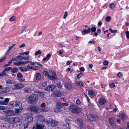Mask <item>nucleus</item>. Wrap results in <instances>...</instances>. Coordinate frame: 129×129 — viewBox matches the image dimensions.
Instances as JSON below:
<instances>
[{
    "label": "nucleus",
    "instance_id": "obj_55",
    "mask_svg": "<svg viewBox=\"0 0 129 129\" xmlns=\"http://www.w3.org/2000/svg\"><path fill=\"white\" fill-rule=\"evenodd\" d=\"M96 28L95 27H93L91 28V30L93 32H95L96 31Z\"/></svg>",
    "mask_w": 129,
    "mask_h": 129
},
{
    "label": "nucleus",
    "instance_id": "obj_10",
    "mask_svg": "<svg viewBox=\"0 0 129 129\" xmlns=\"http://www.w3.org/2000/svg\"><path fill=\"white\" fill-rule=\"evenodd\" d=\"M47 122L48 124L51 125L52 127H55L57 124V122L54 120H49L47 121Z\"/></svg>",
    "mask_w": 129,
    "mask_h": 129
},
{
    "label": "nucleus",
    "instance_id": "obj_29",
    "mask_svg": "<svg viewBox=\"0 0 129 129\" xmlns=\"http://www.w3.org/2000/svg\"><path fill=\"white\" fill-rule=\"evenodd\" d=\"M19 70L22 72H26L28 71L29 70L27 68L25 67H20L19 68Z\"/></svg>",
    "mask_w": 129,
    "mask_h": 129
},
{
    "label": "nucleus",
    "instance_id": "obj_7",
    "mask_svg": "<svg viewBox=\"0 0 129 129\" xmlns=\"http://www.w3.org/2000/svg\"><path fill=\"white\" fill-rule=\"evenodd\" d=\"M109 121L110 124L112 126H114L116 125V122L114 118L112 116L110 117Z\"/></svg>",
    "mask_w": 129,
    "mask_h": 129
},
{
    "label": "nucleus",
    "instance_id": "obj_9",
    "mask_svg": "<svg viewBox=\"0 0 129 129\" xmlns=\"http://www.w3.org/2000/svg\"><path fill=\"white\" fill-rule=\"evenodd\" d=\"M33 118L30 116H27L25 118V120L23 121L24 123H29L33 121Z\"/></svg>",
    "mask_w": 129,
    "mask_h": 129
},
{
    "label": "nucleus",
    "instance_id": "obj_44",
    "mask_svg": "<svg viewBox=\"0 0 129 129\" xmlns=\"http://www.w3.org/2000/svg\"><path fill=\"white\" fill-rule=\"evenodd\" d=\"M20 57H22V56L21 55L18 56L14 58H13V60L15 61H17L18 60V58Z\"/></svg>",
    "mask_w": 129,
    "mask_h": 129
},
{
    "label": "nucleus",
    "instance_id": "obj_50",
    "mask_svg": "<svg viewBox=\"0 0 129 129\" xmlns=\"http://www.w3.org/2000/svg\"><path fill=\"white\" fill-rule=\"evenodd\" d=\"M23 124H24V128H26L28 127L29 125L28 123H24L23 121Z\"/></svg>",
    "mask_w": 129,
    "mask_h": 129
},
{
    "label": "nucleus",
    "instance_id": "obj_3",
    "mask_svg": "<svg viewBox=\"0 0 129 129\" xmlns=\"http://www.w3.org/2000/svg\"><path fill=\"white\" fill-rule=\"evenodd\" d=\"M99 119L98 116L96 115L92 114H89L87 116V119L91 122L96 121L98 120Z\"/></svg>",
    "mask_w": 129,
    "mask_h": 129
},
{
    "label": "nucleus",
    "instance_id": "obj_20",
    "mask_svg": "<svg viewBox=\"0 0 129 129\" xmlns=\"http://www.w3.org/2000/svg\"><path fill=\"white\" fill-rule=\"evenodd\" d=\"M56 106V108L60 109L62 108V103L60 102H57Z\"/></svg>",
    "mask_w": 129,
    "mask_h": 129
},
{
    "label": "nucleus",
    "instance_id": "obj_19",
    "mask_svg": "<svg viewBox=\"0 0 129 129\" xmlns=\"http://www.w3.org/2000/svg\"><path fill=\"white\" fill-rule=\"evenodd\" d=\"M75 83L77 85L81 87L84 85V83L81 81H77L75 82Z\"/></svg>",
    "mask_w": 129,
    "mask_h": 129
},
{
    "label": "nucleus",
    "instance_id": "obj_36",
    "mask_svg": "<svg viewBox=\"0 0 129 129\" xmlns=\"http://www.w3.org/2000/svg\"><path fill=\"white\" fill-rule=\"evenodd\" d=\"M13 87V88L12 89L13 90L19 89L18 87V83H17L14 85Z\"/></svg>",
    "mask_w": 129,
    "mask_h": 129
},
{
    "label": "nucleus",
    "instance_id": "obj_6",
    "mask_svg": "<svg viewBox=\"0 0 129 129\" xmlns=\"http://www.w3.org/2000/svg\"><path fill=\"white\" fill-rule=\"evenodd\" d=\"M75 122L79 128H81L83 127V122L82 120L81 119H78L75 120Z\"/></svg>",
    "mask_w": 129,
    "mask_h": 129
},
{
    "label": "nucleus",
    "instance_id": "obj_47",
    "mask_svg": "<svg viewBox=\"0 0 129 129\" xmlns=\"http://www.w3.org/2000/svg\"><path fill=\"white\" fill-rule=\"evenodd\" d=\"M83 75V74L81 73H79L77 74V78L78 79H79Z\"/></svg>",
    "mask_w": 129,
    "mask_h": 129
},
{
    "label": "nucleus",
    "instance_id": "obj_56",
    "mask_svg": "<svg viewBox=\"0 0 129 129\" xmlns=\"http://www.w3.org/2000/svg\"><path fill=\"white\" fill-rule=\"evenodd\" d=\"M46 106V104L44 103H42L41 105V108H44Z\"/></svg>",
    "mask_w": 129,
    "mask_h": 129
},
{
    "label": "nucleus",
    "instance_id": "obj_23",
    "mask_svg": "<svg viewBox=\"0 0 129 129\" xmlns=\"http://www.w3.org/2000/svg\"><path fill=\"white\" fill-rule=\"evenodd\" d=\"M91 31V28L89 27L87 29H85L83 30V32L84 34L90 33Z\"/></svg>",
    "mask_w": 129,
    "mask_h": 129
},
{
    "label": "nucleus",
    "instance_id": "obj_27",
    "mask_svg": "<svg viewBox=\"0 0 129 129\" xmlns=\"http://www.w3.org/2000/svg\"><path fill=\"white\" fill-rule=\"evenodd\" d=\"M6 83L8 84H14L15 83V81L13 80H11L10 79H8L6 81Z\"/></svg>",
    "mask_w": 129,
    "mask_h": 129
},
{
    "label": "nucleus",
    "instance_id": "obj_60",
    "mask_svg": "<svg viewBox=\"0 0 129 129\" xmlns=\"http://www.w3.org/2000/svg\"><path fill=\"white\" fill-rule=\"evenodd\" d=\"M6 109V108L4 106H0V110H4Z\"/></svg>",
    "mask_w": 129,
    "mask_h": 129
},
{
    "label": "nucleus",
    "instance_id": "obj_25",
    "mask_svg": "<svg viewBox=\"0 0 129 129\" xmlns=\"http://www.w3.org/2000/svg\"><path fill=\"white\" fill-rule=\"evenodd\" d=\"M119 116L120 118L122 120L124 119L127 117L126 114H120Z\"/></svg>",
    "mask_w": 129,
    "mask_h": 129
},
{
    "label": "nucleus",
    "instance_id": "obj_28",
    "mask_svg": "<svg viewBox=\"0 0 129 129\" xmlns=\"http://www.w3.org/2000/svg\"><path fill=\"white\" fill-rule=\"evenodd\" d=\"M39 111L42 112H46L48 111V110L47 109L45 108H39Z\"/></svg>",
    "mask_w": 129,
    "mask_h": 129
},
{
    "label": "nucleus",
    "instance_id": "obj_54",
    "mask_svg": "<svg viewBox=\"0 0 129 129\" xmlns=\"http://www.w3.org/2000/svg\"><path fill=\"white\" fill-rule=\"evenodd\" d=\"M47 82L45 81H44L43 82L42 85L43 87H45L47 85Z\"/></svg>",
    "mask_w": 129,
    "mask_h": 129
},
{
    "label": "nucleus",
    "instance_id": "obj_43",
    "mask_svg": "<svg viewBox=\"0 0 129 129\" xmlns=\"http://www.w3.org/2000/svg\"><path fill=\"white\" fill-rule=\"evenodd\" d=\"M12 69V68L11 67H6L5 68L4 70L5 71V72H7L10 70Z\"/></svg>",
    "mask_w": 129,
    "mask_h": 129
},
{
    "label": "nucleus",
    "instance_id": "obj_38",
    "mask_svg": "<svg viewBox=\"0 0 129 129\" xmlns=\"http://www.w3.org/2000/svg\"><path fill=\"white\" fill-rule=\"evenodd\" d=\"M88 93L89 95L92 96L94 95V92L93 91L89 90L88 91Z\"/></svg>",
    "mask_w": 129,
    "mask_h": 129
},
{
    "label": "nucleus",
    "instance_id": "obj_2",
    "mask_svg": "<svg viewBox=\"0 0 129 129\" xmlns=\"http://www.w3.org/2000/svg\"><path fill=\"white\" fill-rule=\"evenodd\" d=\"M69 109L72 113L77 114L80 113L81 111V109L80 108L75 105L71 106Z\"/></svg>",
    "mask_w": 129,
    "mask_h": 129
},
{
    "label": "nucleus",
    "instance_id": "obj_26",
    "mask_svg": "<svg viewBox=\"0 0 129 129\" xmlns=\"http://www.w3.org/2000/svg\"><path fill=\"white\" fill-rule=\"evenodd\" d=\"M3 92L4 93H7L10 90V88L9 87H7L3 88Z\"/></svg>",
    "mask_w": 129,
    "mask_h": 129
},
{
    "label": "nucleus",
    "instance_id": "obj_45",
    "mask_svg": "<svg viewBox=\"0 0 129 129\" xmlns=\"http://www.w3.org/2000/svg\"><path fill=\"white\" fill-rule=\"evenodd\" d=\"M111 17L110 16L107 17L105 19V20L107 22H109L111 20Z\"/></svg>",
    "mask_w": 129,
    "mask_h": 129
},
{
    "label": "nucleus",
    "instance_id": "obj_1",
    "mask_svg": "<svg viewBox=\"0 0 129 129\" xmlns=\"http://www.w3.org/2000/svg\"><path fill=\"white\" fill-rule=\"evenodd\" d=\"M38 96L36 94H33L29 96L28 98V102L31 104L35 105L38 102Z\"/></svg>",
    "mask_w": 129,
    "mask_h": 129
},
{
    "label": "nucleus",
    "instance_id": "obj_40",
    "mask_svg": "<svg viewBox=\"0 0 129 129\" xmlns=\"http://www.w3.org/2000/svg\"><path fill=\"white\" fill-rule=\"evenodd\" d=\"M18 69L16 68H14L12 69L11 70V71L12 72L15 73L18 71Z\"/></svg>",
    "mask_w": 129,
    "mask_h": 129
},
{
    "label": "nucleus",
    "instance_id": "obj_57",
    "mask_svg": "<svg viewBox=\"0 0 129 129\" xmlns=\"http://www.w3.org/2000/svg\"><path fill=\"white\" fill-rule=\"evenodd\" d=\"M10 43L9 42H5L4 44V46L5 47H7V45L9 44Z\"/></svg>",
    "mask_w": 129,
    "mask_h": 129
},
{
    "label": "nucleus",
    "instance_id": "obj_30",
    "mask_svg": "<svg viewBox=\"0 0 129 129\" xmlns=\"http://www.w3.org/2000/svg\"><path fill=\"white\" fill-rule=\"evenodd\" d=\"M16 17L14 16H13L10 18L9 19V21L11 22L14 21L16 19Z\"/></svg>",
    "mask_w": 129,
    "mask_h": 129
},
{
    "label": "nucleus",
    "instance_id": "obj_51",
    "mask_svg": "<svg viewBox=\"0 0 129 129\" xmlns=\"http://www.w3.org/2000/svg\"><path fill=\"white\" fill-rule=\"evenodd\" d=\"M18 80L20 82H23L25 81V79L22 78H19L18 79Z\"/></svg>",
    "mask_w": 129,
    "mask_h": 129
},
{
    "label": "nucleus",
    "instance_id": "obj_32",
    "mask_svg": "<svg viewBox=\"0 0 129 129\" xmlns=\"http://www.w3.org/2000/svg\"><path fill=\"white\" fill-rule=\"evenodd\" d=\"M109 7L111 9L113 10L115 8V5L114 3H112L110 4Z\"/></svg>",
    "mask_w": 129,
    "mask_h": 129
},
{
    "label": "nucleus",
    "instance_id": "obj_63",
    "mask_svg": "<svg viewBox=\"0 0 129 129\" xmlns=\"http://www.w3.org/2000/svg\"><path fill=\"white\" fill-rule=\"evenodd\" d=\"M60 109H58L57 108L55 109H54V112H58L59 111Z\"/></svg>",
    "mask_w": 129,
    "mask_h": 129
},
{
    "label": "nucleus",
    "instance_id": "obj_59",
    "mask_svg": "<svg viewBox=\"0 0 129 129\" xmlns=\"http://www.w3.org/2000/svg\"><path fill=\"white\" fill-rule=\"evenodd\" d=\"M28 63H30V61H21L22 64H27Z\"/></svg>",
    "mask_w": 129,
    "mask_h": 129
},
{
    "label": "nucleus",
    "instance_id": "obj_46",
    "mask_svg": "<svg viewBox=\"0 0 129 129\" xmlns=\"http://www.w3.org/2000/svg\"><path fill=\"white\" fill-rule=\"evenodd\" d=\"M68 14L67 11H66L65 12L63 16V18L64 19H66V17L68 15Z\"/></svg>",
    "mask_w": 129,
    "mask_h": 129
},
{
    "label": "nucleus",
    "instance_id": "obj_62",
    "mask_svg": "<svg viewBox=\"0 0 129 129\" xmlns=\"http://www.w3.org/2000/svg\"><path fill=\"white\" fill-rule=\"evenodd\" d=\"M51 55L50 54H48L47 55L46 57L47 59V60H49L51 58Z\"/></svg>",
    "mask_w": 129,
    "mask_h": 129
},
{
    "label": "nucleus",
    "instance_id": "obj_35",
    "mask_svg": "<svg viewBox=\"0 0 129 129\" xmlns=\"http://www.w3.org/2000/svg\"><path fill=\"white\" fill-rule=\"evenodd\" d=\"M66 86L68 89H70L72 88V86L71 84L68 83L66 84Z\"/></svg>",
    "mask_w": 129,
    "mask_h": 129
},
{
    "label": "nucleus",
    "instance_id": "obj_4",
    "mask_svg": "<svg viewBox=\"0 0 129 129\" xmlns=\"http://www.w3.org/2000/svg\"><path fill=\"white\" fill-rule=\"evenodd\" d=\"M50 74L51 76L49 75V79L52 80H57V78L55 76H56V74L55 73L53 70H50L49 71Z\"/></svg>",
    "mask_w": 129,
    "mask_h": 129
},
{
    "label": "nucleus",
    "instance_id": "obj_49",
    "mask_svg": "<svg viewBox=\"0 0 129 129\" xmlns=\"http://www.w3.org/2000/svg\"><path fill=\"white\" fill-rule=\"evenodd\" d=\"M41 52L40 50H38L35 53V55L36 56H37L38 55L41 54Z\"/></svg>",
    "mask_w": 129,
    "mask_h": 129
},
{
    "label": "nucleus",
    "instance_id": "obj_5",
    "mask_svg": "<svg viewBox=\"0 0 129 129\" xmlns=\"http://www.w3.org/2000/svg\"><path fill=\"white\" fill-rule=\"evenodd\" d=\"M39 109L37 106H33L29 107L28 110L32 112L37 113L39 112Z\"/></svg>",
    "mask_w": 129,
    "mask_h": 129
},
{
    "label": "nucleus",
    "instance_id": "obj_16",
    "mask_svg": "<svg viewBox=\"0 0 129 129\" xmlns=\"http://www.w3.org/2000/svg\"><path fill=\"white\" fill-rule=\"evenodd\" d=\"M38 96V99L39 98L41 100H43L45 98V94L43 92H40L39 93Z\"/></svg>",
    "mask_w": 129,
    "mask_h": 129
},
{
    "label": "nucleus",
    "instance_id": "obj_48",
    "mask_svg": "<svg viewBox=\"0 0 129 129\" xmlns=\"http://www.w3.org/2000/svg\"><path fill=\"white\" fill-rule=\"evenodd\" d=\"M6 56H3L2 58L0 59V62H3L6 58Z\"/></svg>",
    "mask_w": 129,
    "mask_h": 129
},
{
    "label": "nucleus",
    "instance_id": "obj_61",
    "mask_svg": "<svg viewBox=\"0 0 129 129\" xmlns=\"http://www.w3.org/2000/svg\"><path fill=\"white\" fill-rule=\"evenodd\" d=\"M76 103L77 104H80L81 103V102L79 99H78L76 101Z\"/></svg>",
    "mask_w": 129,
    "mask_h": 129
},
{
    "label": "nucleus",
    "instance_id": "obj_41",
    "mask_svg": "<svg viewBox=\"0 0 129 129\" xmlns=\"http://www.w3.org/2000/svg\"><path fill=\"white\" fill-rule=\"evenodd\" d=\"M14 64L16 66H18L22 65L21 61H18L17 62H14Z\"/></svg>",
    "mask_w": 129,
    "mask_h": 129
},
{
    "label": "nucleus",
    "instance_id": "obj_24",
    "mask_svg": "<svg viewBox=\"0 0 129 129\" xmlns=\"http://www.w3.org/2000/svg\"><path fill=\"white\" fill-rule=\"evenodd\" d=\"M36 78L37 80H40L41 79V76L39 73H37L36 74Z\"/></svg>",
    "mask_w": 129,
    "mask_h": 129
},
{
    "label": "nucleus",
    "instance_id": "obj_21",
    "mask_svg": "<svg viewBox=\"0 0 129 129\" xmlns=\"http://www.w3.org/2000/svg\"><path fill=\"white\" fill-rule=\"evenodd\" d=\"M8 75L7 74L5 71L3 70L2 72L0 73V77H2L5 76H8Z\"/></svg>",
    "mask_w": 129,
    "mask_h": 129
},
{
    "label": "nucleus",
    "instance_id": "obj_52",
    "mask_svg": "<svg viewBox=\"0 0 129 129\" xmlns=\"http://www.w3.org/2000/svg\"><path fill=\"white\" fill-rule=\"evenodd\" d=\"M110 86L111 88H113L115 87V86L114 83L110 84L109 85Z\"/></svg>",
    "mask_w": 129,
    "mask_h": 129
},
{
    "label": "nucleus",
    "instance_id": "obj_11",
    "mask_svg": "<svg viewBox=\"0 0 129 129\" xmlns=\"http://www.w3.org/2000/svg\"><path fill=\"white\" fill-rule=\"evenodd\" d=\"M5 114L7 116L13 115H14V112L13 110H8L6 111H4Z\"/></svg>",
    "mask_w": 129,
    "mask_h": 129
},
{
    "label": "nucleus",
    "instance_id": "obj_13",
    "mask_svg": "<svg viewBox=\"0 0 129 129\" xmlns=\"http://www.w3.org/2000/svg\"><path fill=\"white\" fill-rule=\"evenodd\" d=\"M55 87V85H50L47 86L46 87L45 89V90L47 91H52L54 90Z\"/></svg>",
    "mask_w": 129,
    "mask_h": 129
},
{
    "label": "nucleus",
    "instance_id": "obj_14",
    "mask_svg": "<svg viewBox=\"0 0 129 129\" xmlns=\"http://www.w3.org/2000/svg\"><path fill=\"white\" fill-rule=\"evenodd\" d=\"M9 100L10 99L9 98H7L4 101H0V105H8Z\"/></svg>",
    "mask_w": 129,
    "mask_h": 129
},
{
    "label": "nucleus",
    "instance_id": "obj_42",
    "mask_svg": "<svg viewBox=\"0 0 129 129\" xmlns=\"http://www.w3.org/2000/svg\"><path fill=\"white\" fill-rule=\"evenodd\" d=\"M17 77L19 79L20 78H21L23 77L22 75L20 73H18L17 74Z\"/></svg>",
    "mask_w": 129,
    "mask_h": 129
},
{
    "label": "nucleus",
    "instance_id": "obj_15",
    "mask_svg": "<svg viewBox=\"0 0 129 129\" xmlns=\"http://www.w3.org/2000/svg\"><path fill=\"white\" fill-rule=\"evenodd\" d=\"M44 126L41 124H36L33 128V129H43V128Z\"/></svg>",
    "mask_w": 129,
    "mask_h": 129
},
{
    "label": "nucleus",
    "instance_id": "obj_39",
    "mask_svg": "<svg viewBox=\"0 0 129 129\" xmlns=\"http://www.w3.org/2000/svg\"><path fill=\"white\" fill-rule=\"evenodd\" d=\"M18 86L19 89L23 88L24 86V84L22 83L18 84Z\"/></svg>",
    "mask_w": 129,
    "mask_h": 129
},
{
    "label": "nucleus",
    "instance_id": "obj_33",
    "mask_svg": "<svg viewBox=\"0 0 129 129\" xmlns=\"http://www.w3.org/2000/svg\"><path fill=\"white\" fill-rule=\"evenodd\" d=\"M14 120V123H16L19 122L20 121V119L17 118H13Z\"/></svg>",
    "mask_w": 129,
    "mask_h": 129
},
{
    "label": "nucleus",
    "instance_id": "obj_17",
    "mask_svg": "<svg viewBox=\"0 0 129 129\" xmlns=\"http://www.w3.org/2000/svg\"><path fill=\"white\" fill-rule=\"evenodd\" d=\"M71 124L69 122H67V124L63 125V128L64 129H71Z\"/></svg>",
    "mask_w": 129,
    "mask_h": 129
},
{
    "label": "nucleus",
    "instance_id": "obj_22",
    "mask_svg": "<svg viewBox=\"0 0 129 129\" xmlns=\"http://www.w3.org/2000/svg\"><path fill=\"white\" fill-rule=\"evenodd\" d=\"M37 117L38 119L42 121H45V118L42 115H38L37 116Z\"/></svg>",
    "mask_w": 129,
    "mask_h": 129
},
{
    "label": "nucleus",
    "instance_id": "obj_31",
    "mask_svg": "<svg viewBox=\"0 0 129 129\" xmlns=\"http://www.w3.org/2000/svg\"><path fill=\"white\" fill-rule=\"evenodd\" d=\"M7 121L8 123H9L11 124H14L13 118H9L8 119Z\"/></svg>",
    "mask_w": 129,
    "mask_h": 129
},
{
    "label": "nucleus",
    "instance_id": "obj_12",
    "mask_svg": "<svg viewBox=\"0 0 129 129\" xmlns=\"http://www.w3.org/2000/svg\"><path fill=\"white\" fill-rule=\"evenodd\" d=\"M98 102L99 104L101 105H104L106 102V99L102 97L100 98L99 99Z\"/></svg>",
    "mask_w": 129,
    "mask_h": 129
},
{
    "label": "nucleus",
    "instance_id": "obj_18",
    "mask_svg": "<svg viewBox=\"0 0 129 129\" xmlns=\"http://www.w3.org/2000/svg\"><path fill=\"white\" fill-rule=\"evenodd\" d=\"M53 94L54 96L57 97H60L61 95V92L58 91H55Z\"/></svg>",
    "mask_w": 129,
    "mask_h": 129
},
{
    "label": "nucleus",
    "instance_id": "obj_64",
    "mask_svg": "<svg viewBox=\"0 0 129 129\" xmlns=\"http://www.w3.org/2000/svg\"><path fill=\"white\" fill-rule=\"evenodd\" d=\"M117 76L119 77H121L122 76V74L121 73L119 72L117 74Z\"/></svg>",
    "mask_w": 129,
    "mask_h": 129
},
{
    "label": "nucleus",
    "instance_id": "obj_53",
    "mask_svg": "<svg viewBox=\"0 0 129 129\" xmlns=\"http://www.w3.org/2000/svg\"><path fill=\"white\" fill-rule=\"evenodd\" d=\"M108 61L107 60H105L103 62V64L105 66L108 64Z\"/></svg>",
    "mask_w": 129,
    "mask_h": 129
},
{
    "label": "nucleus",
    "instance_id": "obj_58",
    "mask_svg": "<svg viewBox=\"0 0 129 129\" xmlns=\"http://www.w3.org/2000/svg\"><path fill=\"white\" fill-rule=\"evenodd\" d=\"M126 37L128 38H129V31H127L126 32Z\"/></svg>",
    "mask_w": 129,
    "mask_h": 129
},
{
    "label": "nucleus",
    "instance_id": "obj_34",
    "mask_svg": "<svg viewBox=\"0 0 129 129\" xmlns=\"http://www.w3.org/2000/svg\"><path fill=\"white\" fill-rule=\"evenodd\" d=\"M24 91L26 93H29L31 92V90L30 88L26 87L24 88Z\"/></svg>",
    "mask_w": 129,
    "mask_h": 129
},
{
    "label": "nucleus",
    "instance_id": "obj_37",
    "mask_svg": "<svg viewBox=\"0 0 129 129\" xmlns=\"http://www.w3.org/2000/svg\"><path fill=\"white\" fill-rule=\"evenodd\" d=\"M43 73L44 75L47 76L48 77V79H49V75L48 72L47 71H44L43 72Z\"/></svg>",
    "mask_w": 129,
    "mask_h": 129
},
{
    "label": "nucleus",
    "instance_id": "obj_8",
    "mask_svg": "<svg viewBox=\"0 0 129 129\" xmlns=\"http://www.w3.org/2000/svg\"><path fill=\"white\" fill-rule=\"evenodd\" d=\"M22 103L20 101H18L15 103L14 105L15 108L18 109H22Z\"/></svg>",
    "mask_w": 129,
    "mask_h": 129
}]
</instances>
